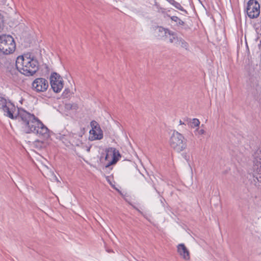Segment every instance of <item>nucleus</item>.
<instances>
[{"mask_svg":"<svg viewBox=\"0 0 261 261\" xmlns=\"http://www.w3.org/2000/svg\"><path fill=\"white\" fill-rule=\"evenodd\" d=\"M0 110L4 115L12 119H18L23 131L27 133H34L39 137L46 138L49 136V130L34 114L24 109H18L16 115V107L9 99L0 96Z\"/></svg>","mask_w":261,"mask_h":261,"instance_id":"f257e3e1","label":"nucleus"},{"mask_svg":"<svg viewBox=\"0 0 261 261\" xmlns=\"http://www.w3.org/2000/svg\"><path fill=\"white\" fill-rule=\"evenodd\" d=\"M17 69L27 76L33 75L38 70L39 63L36 59L30 54L17 57L16 61Z\"/></svg>","mask_w":261,"mask_h":261,"instance_id":"f03ea898","label":"nucleus"},{"mask_svg":"<svg viewBox=\"0 0 261 261\" xmlns=\"http://www.w3.org/2000/svg\"><path fill=\"white\" fill-rule=\"evenodd\" d=\"M170 145L175 151L180 152L187 148V140L176 130H174L170 138Z\"/></svg>","mask_w":261,"mask_h":261,"instance_id":"7ed1b4c3","label":"nucleus"},{"mask_svg":"<svg viewBox=\"0 0 261 261\" xmlns=\"http://www.w3.org/2000/svg\"><path fill=\"white\" fill-rule=\"evenodd\" d=\"M16 48L14 38L10 35L0 36V53L5 55L13 53Z\"/></svg>","mask_w":261,"mask_h":261,"instance_id":"20e7f679","label":"nucleus"},{"mask_svg":"<svg viewBox=\"0 0 261 261\" xmlns=\"http://www.w3.org/2000/svg\"><path fill=\"white\" fill-rule=\"evenodd\" d=\"M253 181L256 187H261V151L257 150L253 155Z\"/></svg>","mask_w":261,"mask_h":261,"instance_id":"39448f33","label":"nucleus"},{"mask_svg":"<svg viewBox=\"0 0 261 261\" xmlns=\"http://www.w3.org/2000/svg\"><path fill=\"white\" fill-rule=\"evenodd\" d=\"M246 12L250 18H257L260 14V6L257 1L249 0L247 3Z\"/></svg>","mask_w":261,"mask_h":261,"instance_id":"423d86ee","label":"nucleus"},{"mask_svg":"<svg viewBox=\"0 0 261 261\" xmlns=\"http://www.w3.org/2000/svg\"><path fill=\"white\" fill-rule=\"evenodd\" d=\"M106 152L105 160L108 162L106 167L115 164L121 157L119 151L115 148L110 147L107 149Z\"/></svg>","mask_w":261,"mask_h":261,"instance_id":"0eeeda50","label":"nucleus"},{"mask_svg":"<svg viewBox=\"0 0 261 261\" xmlns=\"http://www.w3.org/2000/svg\"><path fill=\"white\" fill-rule=\"evenodd\" d=\"M63 81L61 76L57 73H53L50 76V83L53 91L59 93L63 88Z\"/></svg>","mask_w":261,"mask_h":261,"instance_id":"6e6552de","label":"nucleus"},{"mask_svg":"<svg viewBox=\"0 0 261 261\" xmlns=\"http://www.w3.org/2000/svg\"><path fill=\"white\" fill-rule=\"evenodd\" d=\"M48 86V81L42 77L36 79L32 84V89L36 92H45Z\"/></svg>","mask_w":261,"mask_h":261,"instance_id":"1a4fd4ad","label":"nucleus"},{"mask_svg":"<svg viewBox=\"0 0 261 261\" xmlns=\"http://www.w3.org/2000/svg\"><path fill=\"white\" fill-rule=\"evenodd\" d=\"M92 129L90 130L89 139L91 141L101 140L103 138V133L101 129L99 124L94 120L90 123Z\"/></svg>","mask_w":261,"mask_h":261,"instance_id":"9d476101","label":"nucleus"},{"mask_svg":"<svg viewBox=\"0 0 261 261\" xmlns=\"http://www.w3.org/2000/svg\"><path fill=\"white\" fill-rule=\"evenodd\" d=\"M177 251L184 259L186 260L190 259L189 251L184 244H180L178 245Z\"/></svg>","mask_w":261,"mask_h":261,"instance_id":"9b49d317","label":"nucleus"},{"mask_svg":"<svg viewBox=\"0 0 261 261\" xmlns=\"http://www.w3.org/2000/svg\"><path fill=\"white\" fill-rule=\"evenodd\" d=\"M160 10L161 11L160 12H162L165 15L164 17H170L172 21L176 22L177 26H183L185 24V22L178 17L175 16H170L169 15L165 13V10L164 9H161Z\"/></svg>","mask_w":261,"mask_h":261,"instance_id":"f8f14e48","label":"nucleus"},{"mask_svg":"<svg viewBox=\"0 0 261 261\" xmlns=\"http://www.w3.org/2000/svg\"><path fill=\"white\" fill-rule=\"evenodd\" d=\"M176 46L180 47L186 50H189V43L182 37H179L177 41H176Z\"/></svg>","mask_w":261,"mask_h":261,"instance_id":"ddd939ff","label":"nucleus"},{"mask_svg":"<svg viewBox=\"0 0 261 261\" xmlns=\"http://www.w3.org/2000/svg\"><path fill=\"white\" fill-rule=\"evenodd\" d=\"M167 35L168 36H166V37L169 39L170 43H173L175 45L176 41H177L179 37L177 36L176 33L171 30L168 32V34Z\"/></svg>","mask_w":261,"mask_h":261,"instance_id":"4468645a","label":"nucleus"},{"mask_svg":"<svg viewBox=\"0 0 261 261\" xmlns=\"http://www.w3.org/2000/svg\"><path fill=\"white\" fill-rule=\"evenodd\" d=\"M169 2L171 5L174 6L176 9H177L180 11H186L184 10V8L181 6V5L179 3L175 1L174 0H169Z\"/></svg>","mask_w":261,"mask_h":261,"instance_id":"2eb2a0df","label":"nucleus"},{"mask_svg":"<svg viewBox=\"0 0 261 261\" xmlns=\"http://www.w3.org/2000/svg\"><path fill=\"white\" fill-rule=\"evenodd\" d=\"M190 123V126L192 127H195L197 126H199L200 124V121L198 119L194 118L192 120H190L189 122H188Z\"/></svg>","mask_w":261,"mask_h":261,"instance_id":"dca6fc26","label":"nucleus"},{"mask_svg":"<svg viewBox=\"0 0 261 261\" xmlns=\"http://www.w3.org/2000/svg\"><path fill=\"white\" fill-rule=\"evenodd\" d=\"M156 29L158 32L162 33L163 35H164L166 37L168 36V32L170 30L168 29H165L162 27H158Z\"/></svg>","mask_w":261,"mask_h":261,"instance_id":"f3484780","label":"nucleus"},{"mask_svg":"<svg viewBox=\"0 0 261 261\" xmlns=\"http://www.w3.org/2000/svg\"><path fill=\"white\" fill-rule=\"evenodd\" d=\"M45 145L44 142L39 140H36L34 142V146L37 149H41Z\"/></svg>","mask_w":261,"mask_h":261,"instance_id":"a211bd4d","label":"nucleus"},{"mask_svg":"<svg viewBox=\"0 0 261 261\" xmlns=\"http://www.w3.org/2000/svg\"><path fill=\"white\" fill-rule=\"evenodd\" d=\"M66 108L69 109L76 110L77 109V106L75 104L68 103L66 105Z\"/></svg>","mask_w":261,"mask_h":261,"instance_id":"6ab92c4d","label":"nucleus"},{"mask_svg":"<svg viewBox=\"0 0 261 261\" xmlns=\"http://www.w3.org/2000/svg\"><path fill=\"white\" fill-rule=\"evenodd\" d=\"M3 23H4L3 16L1 14H0V32L3 29Z\"/></svg>","mask_w":261,"mask_h":261,"instance_id":"aec40b11","label":"nucleus"},{"mask_svg":"<svg viewBox=\"0 0 261 261\" xmlns=\"http://www.w3.org/2000/svg\"><path fill=\"white\" fill-rule=\"evenodd\" d=\"M182 156L187 162L189 161L190 159V156L187 153H182Z\"/></svg>","mask_w":261,"mask_h":261,"instance_id":"412c9836","label":"nucleus"},{"mask_svg":"<svg viewBox=\"0 0 261 261\" xmlns=\"http://www.w3.org/2000/svg\"><path fill=\"white\" fill-rule=\"evenodd\" d=\"M197 131L199 135H203L205 133V131L203 129H197Z\"/></svg>","mask_w":261,"mask_h":261,"instance_id":"4be33fe9","label":"nucleus"},{"mask_svg":"<svg viewBox=\"0 0 261 261\" xmlns=\"http://www.w3.org/2000/svg\"><path fill=\"white\" fill-rule=\"evenodd\" d=\"M84 133L83 132V131H81L79 134V136L80 137H82L83 136V135Z\"/></svg>","mask_w":261,"mask_h":261,"instance_id":"5701e85b","label":"nucleus"},{"mask_svg":"<svg viewBox=\"0 0 261 261\" xmlns=\"http://www.w3.org/2000/svg\"><path fill=\"white\" fill-rule=\"evenodd\" d=\"M69 92V90H67V89H65L63 92V94H65V93L66 94H67Z\"/></svg>","mask_w":261,"mask_h":261,"instance_id":"b1692460","label":"nucleus"},{"mask_svg":"<svg viewBox=\"0 0 261 261\" xmlns=\"http://www.w3.org/2000/svg\"><path fill=\"white\" fill-rule=\"evenodd\" d=\"M147 182H148V184L149 185H150L151 186H152V187H153V185H152V182H151V181H147Z\"/></svg>","mask_w":261,"mask_h":261,"instance_id":"393cba45","label":"nucleus"},{"mask_svg":"<svg viewBox=\"0 0 261 261\" xmlns=\"http://www.w3.org/2000/svg\"><path fill=\"white\" fill-rule=\"evenodd\" d=\"M179 124H180V125L185 124V123L182 122L181 120H180L179 121Z\"/></svg>","mask_w":261,"mask_h":261,"instance_id":"a878e982","label":"nucleus"}]
</instances>
